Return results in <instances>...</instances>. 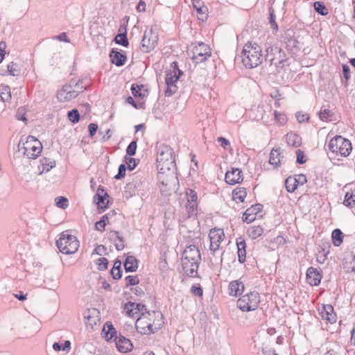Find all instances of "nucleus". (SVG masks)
I'll use <instances>...</instances> for the list:
<instances>
[{
    "mask_svg": "<svg viewBox=\"0 0 355 355\" xmlns=\"http://www.w3.org/2000/svg\"><path fill=\"white\" fill-rule=\"evenodd\" d=\"M318 114L322 121H327L329 117L332 116L333 112L330 110L324 109L321 110Z\"/></svg>",
    "mask_w": 355,
    "mask_h": 355,
    "instance_id": "obj_52",
    "label": "nucleus"
},
{
    "mask_svg": "<svg viewBox=\"0 0 355 355\" xmlns=\"http://www.w3.org/2000/svg\"><path fill=\"white\" fill-rule=\"evenodd\" d=\"M103 331L105 334V337L107 340H112L117 336V332L110 322H107L105 324Z\"/></svg>",
    "mask_w": 355,
    "mask_h": 355,
    "instance_id": "obj_29",
    "label": "nucleus"
},
{
    "mask_svg": "<svg viewBox=\"0 0 355 355\" xmlns=\"http://www.w3.org/2000/svg\"><path fill=\"white\" fill-rule=\"evenodd\" d=\"M131 92L135 97H144L148 95V89H144L143 85H138L132 84L131 86Z\"/></svg>",
    "mask_w": 355,
    "mask_h": 355,
    "instance_id": "obj_30",
    "label": "nucleus"
},
{
    "mask_svg": "<svg viewBox=\"0 0 355 355\" xmlns=\"http://www.w3.org/2000/svg\"><path fill=\"white\" fill-rule=\"evenodd\" d=\"M107 248L103 245H97L94 251L93 254H96L98 255L102 256L104 254H106Z\"/></svg>",
    "mask_w": 355,
    "mask_h": 355,
    "instance_id": "obj_56",
    "label": "nucleus"
},
{
    "mask_svg": "<svg viewBox=\"0 0 355 355\" xmlns=\"http://www.w3.org/2000/svg\"><path fill=\"white\" fill-rule=\"evenodd\" d=\"M244 284L239 280L232 281L228 286V292L231 296H238L243 293Z\"/></svg>",
    "mask_w": 355,
    "mask_h": 355,
    "instance_id": "obj_21",
    "label": "nucleus"
},
{
    "mask_svg": "<svg viewBox=\"0 0 355 355\" xmlns=\"http://www.w3.org/2000/svg\"><path fill=\"white\" fill-rule=\"evenodd\" d=\"M55 204L58 207L65 209L68 207V200L63 196H59L55 198Z\"/></svg>",
    "mask_w": 355,
    "mask_h": 355,
    "instance_id": "obj_47",
    "label": "nucleus"
},
{
    "mask_svg": "<svg viewBox=\"0 0 355 355\" xmlns=\"http://www.w3.org/2000/svg\"><path fill=\"white\" fill-rule=\"evenodd\" d=\"M286 139L288 145L291 146L298 147L301 144V139L297 135L294 133L287 134Z\"/></svg>",
    "mask_w": 355,
    "mask_h": 355,
    "instance_id": "obj_33",
    "label": "nucleus"
},
{
    "mask_svg": "<svg viewBox=\"0 0 355 355\" xmlns=\"http://www.w3.org/2000/svg\"><path fill=\"white\" fill-rule=\"evenodd\" d=\"M192 4L193 8L196 10L198 15V18L202 21H204L207 17V8L204 6V3L202 0H192Z\"/></svg>",
    "mask_w": 355,
    "mask_h": 355,
    "instance_id": "obj_22",
    "label": "nucleus"
},
{
    "mask_svg": "<svg viewBox=\"0 0 355 355\" xmlns=\"http://www.w3.org/2000/svg\"><path fill=\"white\" fill-rule=\"evenodd\" d=\"M124 309L127 314L131 317H135L139 313H142L148 311L146 305L131 302H128L125 304Z\"/></svg>",
    "mask_w": 355,
    "mask_h": 355,
    "instance_id": "obj_15",
    "label": "nucleus"
},
{
    "mask_svg": "<svg viewBox=\"0 0 355 355\" xmlns=\"http://www.w3.org/2000/svg\"><path fill=\"white\" fill-rule=\"evenodd\" d=\"M82 84V80H71L69 84L64 85L60 91H63V92H67V93L71 92H81L83 91V86L79 88V85Z\"/></svg>",
    "mask_w": 355,
    "mask_h": 355,
    "instance_id": "obj_27",
    "label": "nucleus"
},
{
    "mask_svg": "<svg viewBox=\"0 0 355 355\" xmlns=\"http://www.w3.org/2000/svg\"><path fill=\"white\" fill-rule=\"evenodd\" d=\"M269 14H270V24L271 25V27L274 28L275 31L278 30V25L277 23L275 21V15L274 9L270 7L269 8Z\"/></svg>",
    "mask_w": 355,
    "mask_h": 355,
    "instance_id": "obj_50",
    "label": "nucleus"
},
{
    "mask_svg": "<svg viewBox=\"0 0 355 355\" xmlns=\"http://www.w3.org/2000/svg\"><path fill=\"white\" fill-rule=\"evenodd\" d=\"M158 41V35L152 29L146 30L141 40V50L144 53H149L153 50Z\"/></svg>",
    "mask_w": 355,
    "mask_h": 355,
    "instance_id": "obj_12",
    "label": "nucleus"
},
{
    "mask_svg": "<svg viewBox=\"0 0 355 355\" xmlns=\"http://www.w3.org/2000/svg\"><path fill=\"white\" fill-rule=\"evenodd\" d=\"M236 245L238 248V260L239 263H243L245 261L246 258V244L244 239L241 237L238 238L236 239Z\"/></svg>",
    "mask_w": 355,
    "mask_h": 355,
    "instance_id": "obj_25",
    "label": "nucleus"
},
{
    "mask_svg": "<svg viewBox=\"0 0 355 355\" xmlns=\"http://www.w3.org/2000/svg\"><path fill=\"white\" fill-rule=\"evenodd\" d=\"M217 141L220 144V145L224 148V149H227V146H230V141L223 137H220L217 139Z\"/></svg>",
    "mask_w": 355,
    "mask_h": 355,
    "instance_id": "obj_61",
    "label": "nucleus"
},
{
    "mask_svg": "<svg viewBox=\"0 0 355 355\" xmlns=\"http://www.w3.org/2000/svg\"><path fill=\"white\" fill-rule=\"evenodd\" d=\"M296 119L300 123H302L309 120V116L306 113L297 112Z\"/></svg>",
    "mask_w": 355,
    "mask_h": 355,
    "instance_id": "obj_57",
    "label": "nucleus"
},
{
    "mask_svg": "<svg viewBox=\"0 0 355 355\" xmlns=\"http://www.w3.org/2000/svg\"><path fill=\"white\" fill-rule=\"evenodd\" d=\"M263 230L260 226H252L250 227L247 233L252 239H256L262 235Z\"/></svg>",
    "mask_w": 355,
    "mask_h": 355,
    "instance_id": "obj_36",
    "label": "nucleus"
},
{
    "mask_svg": "<svg viewBox=\"0 0 355 355\" xmlns=\"http://www.w3.org/2000/svg\"><path fill=\"white\" fill-rule=\"evenodd\" d=\"M150 318L152 319V324H153V334L160 329L164 324L163 315L159 311L150 312Z\"/></svg>",
    "mask_w": 355,
    "mask_h": 355,
    "instance_id": "obj_24",
    "label": "nucleus"
},
{
    "mask_svg": "<svg viewBox=\"0 0 355 355\" xmlns=\"http://www.w3.org/2000/svg\"><path fill=\"white\" fill-rule=\"evenodd\" d=\"M232 195L234 200L243 202L246 197L247 192L244 187H236L233 190Z\"/></svg>",
    "mask_w": 355,
    "mask_h": 355,
    "instance_id": "obj_35",
    "label": "nucleus"
},
{
    "mask_svg": "<svg viewBox=\"0 0 355 355\" xmlns=\"http://www.w3.org/2000/svg\"><path fill=\"white\" fill-rule=\"evenodd\" d=\"M186 195L187 197V202H197L198 196L197 193L194 190L191 189H187Z\"/></svg>",
    "mask_w": 355,
    "mask_h": 355,
    "instance_id": "obj_49",
    "label": "nucleus"
},
{
    "mask_svg": "<svg viewBox=\"0 0 355 355\" xmlns=\"http://www.w3.org/2000/svg\"><path fill=\"white\" fill-rule=\"evenodd\" d=\"M320 314L323 320H327L331 324H334L336 321V315L334 312V307L330 304L324 305Z\"/></svg>",
    "mask_w": 355,
    "mask_h": 355,
    "instance_id": "obj_18",
    "label": "nucleus"
},
{
    "mask_svg": "<svg viewBox=\"0 0 355 355\" xmlns=\"http://www.w3.org/2000/svg\"><path fill=\"white\" fill-rule=\"evenodd\" d=\"M175 166L173 149L167 145H161L157 150V167L159 173H164Z\"/></svg>",
    "mask_w": 355,
    "mask_h": 355,
    "instance_id": "obj_3",
    "label": "nucleus"
},
{
    "mask_svg": "<svg viewBox=\"0 0 355 355\" xmlns=\"http://www.w3.org/2000/svg\"><path fill=\"white\" fill-rule=\"evenodd\" d=\"M329 150L336 155L347 157L352 151V147L349 140L341 136L333 137L328 145Z\"/></svg>",
    "mask_w": 355,
    "mask_h": 355,
    "instance_id": "obj_7",
    "label": "nucleus"
},
{
    "mask_svg": "<svg viewBox=\"0 0 355 355\" xmlns=\"http://www.w3.org/2000/svg\"><path fill=\"white\" fill-rule=\"evenodd\" d=\"M70 347L71 342L69 340H66L63 345L60 343H54L53 345V349L56 352L69 350Z\"/></svg>",
    "mask_w": 355,
    "mask_h": 355,
    "instance_id": "obj_43",
    "label": "nucleus"
},
{
    "mask_svg": "<svg viewBox=\"0 0 355 355\" xmlns=\"http://www.w3.org/2000/svg\"><path fill=\"white\" fill-rule=\"evenodd\" d=\"M114 42L118 44H121L127 47L129 44V42L127 38L126 33L117 34L114 37Z\"/></svg>",
    "mask_w": 355,
    "mask_h": 355,
    "instance_id": "obj_42",
    "label": "nucleus"
},
{
    "mask_svg": "<svg viewBox=\"0 0 355 355\" xmlns=\"http://www.w3.org/2000/svg\"><path fill=\"white\" fill-rule=\"evenodd\" d=\"M7 72L12 76H18L20 75L21 70L18 64L11 62L7 65Z\"/></svg>",
    "mask_w": 355,
    "mask_h": 355,
    "instance_id": "obj_37",
    "label": "nucleus"
},
{
    "mask_svg": "<svg viewBox=\"0 0 355 355\" xmlns=\"http://www.w3.org/2000/svg\"><path fill=\"white\" fill-rule=\"evenodd\" d=\"M109 239L114 244L117 250H122L124 247V239L120 236L117 231H110L109 233Z\"/></svg>",
    "mask_w": 355,
    "mask_h": 355,
    "instance_id": "obj_23",
    "label": "nucleus"
},
{
    "mask_svg": "<svg viewBox=\"0 0 355 355\" xmlns=\"http://www.w3.org/2000/svg\"><path fill=\"white\" fill-rule=\"evenodd\" d=\"M125 280L126 282V287L129 286H135L139 283V277L137 275H128L125 278Z\"/></svg>",
    "mask_w": 355,
    "mask_h": 355,
    "instance_id": "obj_46",
    "label": "nucleus"
},
{
    "mask_svg": "<svg viewBox=\"0 0 355 355\" xmlns=\"http://www.w3.org/2000/svg\"><path fill=\"white\" fill-rule=\"evenodd\" d=\"M191 59L196 64L205 61L211 55L210 47L204 42H198L192 49Z\"/></svg>",
    "mask_w": 355,
    "mask_h": 355,
    "instance_id": "obj_11",
    "label": "nucleus"
},
{
    "mask_svg": "<svg viewBox=\"0 0 355 355\" xmlns=\"http://www.w3.org/2000/svg\"><path fill=\"white\" fill-rule=\"evenodd\" d=\"M126 171V166L123 164H121L119 166L118 173L114 176V178L116 180H120L123 178L125 175Z\"/></svg>",
    "mask_w": 355,
    "mask_h": 355,
    "instance_id": "obj_54",
    "label": "nucleus"
},
{
    "mask_svg": "<svg viewBox=\"0 0 355 355\" xmlns=\"http://www.w3.org/2000/svg\"><path fill=\"white\" fill-rule=\"evenodd\" d=\"M294 179L296 180L297 185L298 184L303 185L307 182L306 177L304 174L297 175Z\"/></svg>",
    "mask_w": 355,
    "mask_h": 355,
    "instance_id": "obj_58",
    "label": "nucleus"
},
{
    "mask_svg": "<svg viewBox=\"0 0 355 355\" xmlns=\"http://www.w3.org/2000/svg\"><path fill=\"white\" fill-rule=\"evenodd\" d=\"M137 140H133L130 143L126 148V153L130 156L135 155L137 150Z\"/></svg>",
    "mask_w": 355,
    "mask_h": 355,
    "instance_id": "obj_48",
    "label": "nucleus"
},
{
    "mask_svg": "<svg viewBox=\"0 0 355 355\" xmlns=\"http://www.w3.org/2000/svg\"><path fill=\"white\" fill-rule=\"evenodd\" d=\"M191 293L196 296H202V289L200 287H197L195 286H192L191 288Z\"/></svg>",
    "mask_w": 355,
    "mask_h": 355,
    "instance_id": "obj_62",
    "label": "nucleus"
},
{
    "mask_svg": "<svg viewBox=\"0 0 355 355\" xmlns=\"http://www.w3.org/2000/svg\"><path fill=\"white\" fill-rule=\"evenodd\" d=\"M96 264L99 270H105L107 268L108 260L105 257L99 258L96 261Z\"/></svg>",
    "mask_w": 355,
    "mask_h": 355,
    "instance_id": "obj_51",
    "label": "nucleus"
},
{
    "mask_svg": "<svg viewBox=\"0 0 355 355\" xmlns=\"http://www.w3.org/2000/svg\"><path fill=\"white\" fill-rule=\"evenodd\" d=\"M168 182H164V181L162 182V187H160V191L163 195L168 196L171 194V191L169 189H167Z\"/></svg>",
    "mask_w": 355,
    "mask_h": 355,
    "instance_id": "obj_60",
    "label": "nucleus"
},
{
    "mask_svg": "<svg viewBox=\"0 0 355 355\" xmlns=\"http://www.w3.org/2000/svg\"><path fill=\"white\" fill-rule=\"evenodd\" d=\"M285 187L288 192H294L297 187L296 180L293 177L287 178L285 180Z\"/></svg>",
    "mask_w": 355,
    "mask_h": 355,
    "instance_id": "obj_40",
    "label": "nucleus"
},
{
    "mask_svg": "<svg viewBox=\"0 0 355 355\" xmlns=\"http://www.w3.org/2000/svg\"><path fill=\"white\" fill-rule=\"evenodd\" d=\"M56 245L62 253L69 254L78 250L79 241L75 236L63 232L60 234L59 239L56 241Z\"/></svg>",
    "mask_w": 355,
    "mask_h": 355,
    "instance_id": "obj_6",
    "label": "nucleus"
},
{
    "mask_svg": "<svg viewBox=\"0 0 355 355\" xmlns=\"http://www.w3.org/2000/svg\"><path fill=\"white\" fill-rule=\"evenodd\" d=\"M19 151L22 152L29 159H35L42 150V144L33 136H28L25 142L20 140L18 144Z\"/></svg>",
    "mask_w": 355,
    "mask_h": 355,
    "instance_id": "obj_4",
    "label": "nucleus"
},
{
    "mask_svg": "<svg viewBox=\"0 0 355 355\" xmlns=\"http://www.w3.org/2000/svg\"><path fill=\"white\" fill-rule=\"evenodd\" d=\"M241 170L238 168H232L231 171H227L225 173V182L229 184H235L243 181Z\"/></svg>",
    "mask_w": 355,
    "mask_h": 355,
    "instance_id": "obj_14",
    "label": "nucleus"
},
{
    "mask_svg": "<svg viewBox=\"0 0 355 355\" xmlns=\"http://www.w3.org/2000/svg\"><path fill=\"white\" fill-rule=\"evenodd\" d=\"M259 303V294L256 291H253L241 297L237 300L236 305L242 311H250L257 309Z\"/></svg>",
    "mask_w": 355,
    "mask_h": 355,
    "instance_id": "obj_8",
    "label": "nucleus"
},
{
    "mask_svg": "<svg viewBox=\"0 0 355 355\" xmlns=\"http://www.w3.org/2000/svg\"><path fill=\"white\" fill-rule=\"evenodd\" d=\"M123 266L127 272H135L138 268V260L134 256H128Z\"/></svg>",
    "mask_w": 355,
    "mask_h": 355,
    "instance_id": "obj_28",
    "label": "nucleus"
},
{
    "mask_svg": "<svg viewBox=\"0 0 355 355\" xmlns=\"http://www.w3.org/2000/svg\"><path fill=\"white\" fill-rule=\"evenodd\" d=\"M297 159L296 162L299 164H302L306 162L305 156L304 152L300 149L296 150Z\"/></svg>",
    "mask_w": 355,
    "mask_h": 355,
    "instance_id": "obj_55",
    "label": "nucleus"
},
{
    "mask_svg": "<svg viewBox=\"0 0 355 355\" xmlns=\"http://www.w3.org/2000/svg\"><path fill=\"white\" fill-rule=\"evenodd\" d=\"M200 260L201 256L198 248L194 245L187 246L182 258V266L185 275L191 277H196Z\"/></svg>",
    "mask_w": 355,
    "mask_h": 355,
    "instance_id": "obj_1",
    "label": "nucleus"
},
{
    "mask_svg": "<svg viewBox=\"0 0 355 355\" xmlns=\"http://www.w3.org/2000/svg\"><path fill=\"white\" fill-rule=\"evenodd\" d=\"M322 275L313 267H309L306 271V281L311 286H318L320 284Z\"/></svg>",
    "mask_w": 355,
    "mask_h": 355,
    "instance_id": "obj_16",
    "label": "nucleus"
},
{
    "mask_svg": "<svg viewBox=\"0 0 355 355\" xmlns=\"http://www.w3.org/2000/svg\"><path fill=\"white\" fill-rule=\"evenodd\" d=\"M79 92H71L67 93V92H63V91H59L57 94V98L60 102H65L70 101L71 99L75 98Z\"/></svg>",
    "mask_w": 355,
    "mask_h": 355,
    "instance_id": "obj_34",
    "label": "nucleus"
},
{
    "mask_svg": "<svg viewBox=\"0 0 355 355\" xmlns=\"http://www.w3.org/2000/svg\"><path fill=\"white\" fill-rule=\"evenodd\" d=\"M343 73L344 78L346 80H349L350 78V69L349 67L347 64L343 65Z\"/></svg>",
    "mask_w": 355,
    "mask_h": 355,
    "instance_id": "obj_63",
    "label": "nucleus"
},
{
    "mask_svg": "<svg viewBox=\"0 0 355 355\" xmlns=\"http://www.w3.org/2000/svg\"><path fill=\"white\" fill-rule=\"evenodd\" d=\"M210 240L209 250L214 252L219 249L220 243L224 240L225 234L222 229H212L209 234Z\"/></svg>",
    "mask_w": 355,
    "mask_h": 355,
    "instance_id": "obj_13",
    "label": "nucleus"
},
{
    "mask_svg": "<svg viewBox=\"0 0 355 355\" xmlns=\"http://www.w3.org/2000/svg\"><path fill=\"white\" fill-rule=\"evenodd\" d=\"M105 223L103 220H100L96 223L95 227L98 231L103 232L105 230Z\"/></svg>",
    "mask_w": 355,
    "mask_h": 355,
    "instance_id": "obj_64",
    "label": "nucleus"
},
{
    "mask_svg": "<svg viewBox=\"0 0 355 355\" xmlns=\"http://www.w3.org/2000/svg\"><path fill=\"white\" fill-rule=\"evenodd\" d=\"M124 161L126 163L127 167L130 171L133 170L137 166L136 160L134 158L125 156Z\"/></svg>",
    "mask_w": 355,
    "mask_h": 355,
    "instance_id": "obj_53",
    "label": "nucleus"
},
{
    "mask_svg": "<svg viewBox=\"0 0 355 355\" xmlns=\"http://www.w3.org/2000/svg\"><path fill=\"white\" fill-rule=\"evenodd\" d=\"M67 116L69 120L73 123H76L80 120V114L76 109H73L68 112Z\"/></svg>",
    "mask_w": 355,
    "mask_h": 355,
    "instance_id": "obj_44",
    "label": "nucleus"
},
{
    "mask_svg": "<svg viewBox=\"0 0 355 355\" xmlns=\"http://www.w3.org/2000/svg\"><path fill=\"white\" fill-rule=\"evenodd\" d=\"M111 62L117 67L125 64L127 57L125 53L112 49L110 53Z\"/></svg>",
    "mask_w": 355,
    "mask_h": 355,
    "instance_id": "obj_20",
    "label": "nucleus"
},
{
    "mask_svg": "<svg viewBox=\"0 0 355 355\" xmlns=\"http://www.w3.org/2000/svg\"><path fill=\"white\" fill-rule=\"evenodd\" d=\"M98 129V125L94 123H91L88 125V130L89 132V137H92L96 134Z\"/></svg>",
    "mask_w": 355,
    "mask_h": 355,
    "instance_id": "obj_59",
    "label": "nucleus"
},
{
    "mask_svg": "<svg viewBox=\"0 0 355 355\" xmlns=\"http://www.w3.org/2000/svg\"><path fill=\"white\" fill-rule=\"evenodd\" d=\"M135 326L137 331L141 334L149 335L153 334V324H152L150 311L142 313L137 318Z\"/></svg>",
    "mask_w": 355,
    "mask_h": 355,
    "instance_id": "obj_10",
    "label": "nucleus"
},
{
    "mask_svg": "<svg viewBox=\"0 0 355 355\" xmlns=\"http://www.w3.org/2000/svg\"><path fill=\"white\" fill-rule=\"evenodd\" d=\"M117 349L121 352H128L132 350V344L130 340L122 336H116L114 338Z\"/></svg>",
    "mask_w": 355,
    "mask_h": 355,
    "instance_id": "obj_17",
    "label": "nucleus"
},
{
    "mask_svg": "<svg viewBox=\"0 0 355 355\" xmlns=\"http://www.w3.org/2000/svg\"><path fill=\"white\" fill-rule=\"evenodd\" d=\"M241 58L242 63L246 68L258 67L263 60L261 46L255 42H247L242 50Z\"/></svg>",
    "mask_w": 355,
    "mask_h": 355,
    "instance_id": "obj_2",
    "label": "nucleus"
},
{
    "mask_svg": "<svg viewBox=\"0 0 355 355\" xmlns=\"http://www.w3.org/2000/svg\"><path fill=\"white\" fill-rule=\"evenodd\" d=\"M331 238L335 246H339L343 242V232L339 229H336L332 232Z\"/></svg>",
    "mask_w": 355,
    "mask_h": 355,
    "instance_id": "obj_38",
    "label": "nucleus"
},
{
    "mask_svg": "<svg viewBox=\"0 0 355 355\" xmlns=\"http://www.w3.org/2000/svg\"><path fill=\"white\" fill-rule=\"evenodd\" d=\"M315 10L321 15H327L328 9L322 1H315L313 3Z\"/></svg>",
    "mask_w": 355,
    "mask_h": 355,
    "instance_id": "obj_41",
    "label": "nucleus"
},
{
    "mask_svg": "<svg viewBox=\"0 0 355 355\" xmlns=\"http://www.w3.org/2000/svg\"><path fill=\"white\" fill-rule=\"evenodd\" d=\"M182 71L178 68V62H173L171 64L170 69L166 72L165 83L166 89L164 91L166 96H171L178 89L175 83L182 75Z\"/></svg>",
    "mask_w": 355,
    "mask_h": 355,
    "instance_id": "obj_5",
    "label": "nucleus"
},
{
    "mask_svg": "<svg viewBox=\"0 0 355 355\" xmlns=\"http://www.w3.org/2000/svg\"><path fill=\"white\" fill-rule=\"evenodd\" d=\"M0 97L3 102L9 103L11 100V91L8 85H1Z\"/></svg>",
    "mask_w": 355,
    "mask_h": 355,
    "instance_id": "obj_31",
    "label": "nucleus"
},
{
    "mask_svg": "<svg viewBox=\"0 0 355 355\" xmlns=\"http://www.w3.org/2000/svg\"><path fill=\"white\" fill-rule=\"evenodd\" d=\"M261 205L260 204H257L254 206H252L250 208L247 209L243 214V221L247 223H250L254 221L256 218L255 215L261 210Z\"/></svg>",
    "mask_w": 355,
    "mask_h": 355,
    "instance_id": "obj_19",
    "label": "nucleus"
},
{
    "mask_svg": "<svg viewBox=\"0 0 355 355\" xmlns=\"http://www.w3.org/2000/svg\"><path fill=\"white\" fill-rule=\"evenodd\" d=\"M343 205L349 208L355 207V195L352 193L347 192L343 200Z\"/></svg>",
    "mask_w": 355,
    "mask_h": 355,
    "instance_id": "obj_39",
    "label": "nucleus"
},
{
    "mask_svg": "<svg viewBox=\"0 0 355 355\" xmlns=\"http://www.w3.org/2000/svg\"><path fill=\"white\" fill-rule=\"evenodd\" d=\"M280 162V148H272L270 154L269 163L272 165L279 166Z\"/></svg>",
    "mask_w": 355,
    "mask_h": 355,
    "instance_id": "obj_32",
    "label": "nucleus"
},
{
    "mask_svg": "<svg viewBox=\"0 0 355 355\" xmlns=\"http://www.w3.org/2000/svg\"><path fill=\"white\" fill-rule=\"evenodd\" d=\"M106 197H108V194L105 192V190L103 188H102L101 186L98 188L97 193L94 196V200L97 199V205L99 209H105L106 208V205L108 203V201H107L105 204V200Z\"/></svg>",
    "mask_w": 355,
    "mask_h": 355,
    "instance_id": "obj_26",
    "label": "nucleus"
},
{
    "mask_svg": "<svg viewBox=\"0 0 355 355\" xmlns=\"http://www.w3.org/2000/svg\"><path fill=\"white\" fill-rule=\"evenodd\" d=\"M266 54L265 60L268 62L270 65H275L279 67L284 61V53L282 49L277 46H270L266 49Z\"/></svg>",
    "mask_w": 355,
    "mask_h": 355,
    "instance_id": "obj_9",
    "label": "nucleus"
},
{
    "mask_svg": "<svg viewBox=\"0 0 355 355\" xmlns=\"http://www.w3.org/2000/svg\"><path fill=\"white\" fill-rule=\"evenodd\" d=\"M189 216H192L196 214L197 211V202H187L186 205Z\"/></svg>",
    "mask_w": 355,
    "mask_h": 355,
    "instance_id": "obj_45",
    "label": "nucleus"
}]
</instances>
